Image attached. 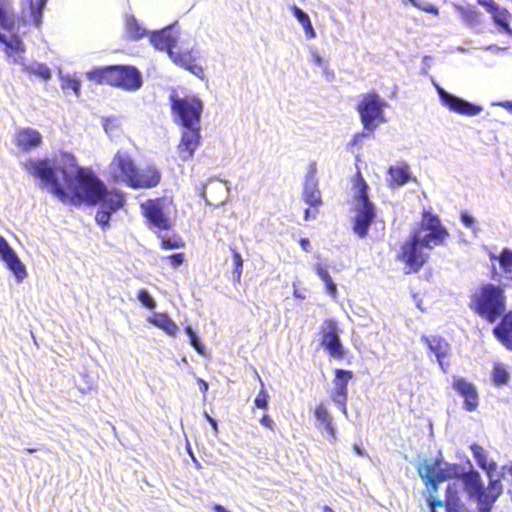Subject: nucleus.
<instances>
[{
	"label": "nucleus",
	"mask_w": 512,
	"mask_h": 512,
	"mask_svg": "<svg viewBox=\"0 0 512 512\" xmlns=\"http://www.w3.org/2000/svg\"><path fill=\"white\" fill-rule=\"evenodd\" d=\"M126 31L132 39H140L148 33L146 28L142 27L134 16L126 18Z\"/></svg>",
	"instance_id": "nucleus-35"
},
{
	"label": "nucleus",
	"mask_w": 512,
	"mask_h": 512,
	"mask_svg": "<svg viewBox=\"0 0 512 512\" xmlns=\"http://www.w3.org/2000/svg\"><path fill=\"white\" fill-rule=\"evenodd\" d=\"M304 218L305 220H310V219H315L316 218V214L315 213H312L311 210L309 208L305 209V212H304Z\"/></svg>",
	"instance_id": "nucleus-62"
},
{
	"label": "nucleus",
	"mask_w": 512,
	"mask_h": 512,
	"mask_svg": "<svg viewBox=\"0 0 512 512\" xmlns=\"http://www.w3.org/2000/svg\"><path fill=\"white\" fill-rule=\"evenodd\" d=\"M353 190V231L360 238H364L376 216L375 206L368 198V185L360 175Z\"/></svg>",
	"instance_id": "nucleus-5"
},
{
	"label": "nucleus",
	"mask_w": 512,
	"mask_h": 512,
	"mask_svg": "<svg viewBox=\"0 0 512 512\" xmlns=\"http://www.w3.org/2000/svg\"><path fill=\"white\" fill-rule=\"evenodd\" d=\"M434 86L437 90L441 104L449 111L470 117L477 116L483 111L482 106L471 103L461 97L447 92L439 84L434 83Z\"/></svg>",
	"instance_id": "nucleus-11"
},
{
	"label": "nucleus",
	"mask_w": 512,
	"mask_h": 512,
	"mask_svg": "<svg viewBox=\"0 0 512 512\" xmlns=\"http://www.w3.org/2000/svg\"><path fill=\"white\" fill-rule=\"evenodd\" d=\"M268 403V394L262 389L255 399V405L258 408H266Z\"/></svg>",
	"instance_id": "nucleus-45"
},
{
	"label": "nucleus",
	"mask_w": 512,
	"mask_h": 512,
	"mask_svg": "<svg viewBox=\"0 0 512 512\" xmlns=\"http://www.w3.org/2000/svg\"><path fill=\"white\" fill-rule=\"evenodd\" d=\"M0 257L14 274L18 282L27 276L26 268L8 242L0 236Z\"/></svg>",
	"instance_id": "nucleus-18"
},
{
	"label": "nucleus",
	"mask_w": 512,
	"mask_h": 512,
	"mask_svg": "<svg viewBox=\"0 0 512 512\" xmlns=\"http://www.w3.org/2000/svg\"><path fill=\"white\" fill-rule=\"evenodd\" d=\"M165 199L147 200L141 204V209L147 220L159 230L170 228V220L164 214Z\"/></svg>",
	"instance_id": "nucleus-14"
},
{
	"label": "nucleus",
	"mask_w": 512,
	"mask_h": 512,
	"mask_svg": "<svg viewBox=\"0 0 512 512\" xmlns=\"http://www.w3.org/2000/svg\"><path fill=\"white\" fill-rule=\"evenodd\" d=\"M420 477L425 481L431 491H436L437 482L460 477L463 474V467L458 464H450L444 461L434 463L425 462L418 468Z\"/></svg>",
	"instance_id": "nucleus-10"
},
{
	"label": "nucleus",
	"mask_w": 512,
	"mask_h": 512,
	"mask_svg": "<svg viewBox=\"0 0 512 512\" xmlns=\"http://www.w3.org/2000/svg\"><path fill=\"white\" fill-rule=\"evenodd\" d=\"M388 107V103L382 99L377 93H367L362 96L358 105L361 122L364 128L372 132L377 126L386 121L384 109Z\"/></svg>",
	"instance_id": "nucleus-9"
},
{
	"label": "nucleus",
	"mask_w": 512,
	"mask_h": 512,
	"mask_svg": "<svg viewBox=\"0 0 512 512\" xmlns=\"http://www.w3.org/2000/svg\"><path fill=\"white\" fill-rule=\"evenodd\" d=\"M200 195L207 205H223L229 195L227 182L209 180L207 185H203Z\"/></svg>",
	"instance_id": "nucleus-17"
},
{
	"label": "nucleus",
	"mask_w": 512,
	"mask_h": 512,
	"mask_svg": "<svg viewBox=\"0 0 512 512\" xmlns=\"http://www.w3.org/2000/svg\"><path fill=\"white\" fill-rule=\"evenodd\" d=\"M493 331L499 341L512 350V313L505 315Z\"/></svg>",
	"instance_id": "nucleus-29"
},
{
	"label": "nucleus",
	"mask_w": 512,
	"mask_h": 512,
	"mask_svg": "<svg viewBox=\"0 0 512 512\" xmlns=\"http://www.w3.org/2000/svg\"><path fill=\"white\" fill-rule=\"evenodd\" d=\"M436 506H442V502L439 501L436 503L435 501H430V507H431L432 512H435Z\"/></svg>",
	"instance_id": "nucleus-64"
},
{
	"label": "nucleus",
	"mask_w": 512,
	"mask_h": 512,
	"mask_svg": "<svg viewBox=\"0 0 512 512\" xmlns=\"http://www.w3.org/2000/svg\"><path fill=\"white\" fill-rule=\"evenodd\" d=\"M353 449L355 451V453L359 456H365L366 455V451L365 449H363L362 447H360L359 445L357 444H354L353 445Z\"/></svg>",
	"instance_id": "nucleus-60"
},
{
	"label": "nucleus",
	"mask_w": 512,
	"mask_h": 512,
	"mask_svg": "<svg viewBox=\"0 0 512 512\" xmlns=\"http://www.w3.org/2000/svg\"><path fill=\"white\" fill-rule=\"evenodd\" d=\"M502 492V485L500 481L493 480L488 485V496L481 498L478 501L479 512H490L493 503Z\"/></svg>",
	"instance_id": "nucleus-31"
},
{
	"label": "nucleus",
	"mask_w": 512,
	"mask_h": 512,
	"mask_svg": "<svg viewBox=\"0 0 512 512\" xmlns=\"http://www.w3.org/2000/svg\"><path fill=\"white\" fill-rule=\"evenodd\" d=\"M167 259L170 261V264L173 267L176 268V267L180 266L183 263V261H184V254L183 253H176V254L168 256Z\"/></svg>",
	"instance_id": "nucleus-47"
},
{
	"label": "nucleus",
	"mask_w": 512,
	"mask_h": 512,
	"mask_svg": "<svg viewBox=\"0 0 512 512\" xmlns=\"http://www.w3.org/2000/svg\"><path fill=\"white\" fill-rule=\"evenodd\" d=\"M314 270L316 272V274L318 275V277L325 283L327 281H329L331 278L328 270L326 267H324L321 263H317L315 264L314 266Z\"/></svg>",
	"instance_id": "nucleus-43"
},
{
	"label": "nucleus",
	"mask_w": 512,
	"mask_h": 512,
	"mask_svg": "<svg viewBox=\"0 0 512 512\" xmlns=\"http://www.w3.org/2000/svg\"><path fill=\"white\" fill-rule=\"evenodd\" d=\"M303 200L311 207L319 206L322 203L321 193L318 189L316 169L314 166L310 167V170L305 177Z\"/></svg>",
	"instance_id": "nucleus-23"
},
{
	"label": "nucleus",
	"mask_w": 512,
	"mask_h": 512,
	"mask_svg": "<svg viewBox=\"0 0 512 512\" xmlns=\"http://www.w3.org/2000/svg\"><path fill=\"white\" fill-rule=\"evenodd\" d=\"M388 175V182L390 186H403L410 179L409 166L405 163L396 166H391L388 169Z\"/></svg>",
	"instance_id": "nucleus-30"
},
{
	"label": "nucleus",
	"mask_w": 512,
	"mask_h": 512,
	"mask_svg": "<svg viewBox=\"0 0 512 512\" xmlns=\"http://www.w3.org/2000/svg\"><path fill=\"white\" fill-rule=\"evenodd\" d=\"M492 377L495 384L502 385L509 380V373L504 365L496 363L493 367Z\"/></svg>",
	"instance_id": "nucleus-37"
},
{
	"label": "nucleus",
	"mask_w": 512,
	"mask_h": 512,
	"mask_svg": "<svg viewBox=\"0 0 512 512\" xmlns=\"http://www.w3.org/2000/svg\"><path fill=\"white\" fill-rule=\"evenodd\" d=\"M299 243H300V246L302 247V249L305 252H310L311 251V244H310V241H309L308 238H301Z\"/></svg>",
	"instance_id": "nucleus-56"
},
{
	"label": "nucleus",
	"mask_w": 512,
	"mask_h": 512,
	"mask_svg": "<svg viewBox=\"0 0 512 512\" xmlns=\"http://www.w3.org/2000/svg\"><path fill=\"white\" fill-rule=\"evenodd\" d=\"M470 449L478 466L486 471L489 483H492L493 480L500 481L499 476L496 474L497 464L493 460L488 459L487 451L477 444L471 445Z\"/></svg>",
	"instance_id": "nucleus-25"
},
{
	"label": "nucleus",
	"mask_w": 512,
	"mask_h": 512,
	"mask_svg": "<svg viewBox=\"0 0 512 512\" xmlns=\"http://www.w3.org/2000/svg\"><path fill=\"white\" fill-rule=\"evenodd\" d=\"M148 321L170 336H175L178 332V326L167 314L156 313L150 316Z\"/></svg>",
	"instance_id": "nucleus-32"
},
{
	"label": "nucleus",
	"mask_w": 512,
	"mask_h": 512,
	"mask_svg": "<svg viewBox=\"0 0 512 512\" xmlns=\"http://www.w3.org/2000/svg\"><path fill=\"white\" fill-rule=\"evenodd\" d=\"M411 234L429 250L444 245L449 236L440 218L430 212L423 213L420 227Z\"/></svg>",
	"instance_id": "nucleus-8"
},
{
	"label": "nucleus",
	"mask_w": 512,
	"mask_h": 512,
	"mask_svg": "<svg viewBox=\"0 0 512 512\" xmlns=\"http://www.w3.org/2000/svg\"><path fill=\"white\" fill-rule=\"evenodd\" d=\"M171 109L174 121L182 127L200 126L203 102L196 95L179 96L176 93L170 95Z\"/></svg>",
	"instance_id": "nucleus-7"
},
{
	"label": "nucleus",
	"mask_w": 512,
	"mask_h": 512,
	"mask_svg": "<svg viewBox=\"0 0 512 512\" xmlns=\"http://www.w3.org/2000/svg\"><path fill=\"white\" fill-rule=\"evenodd\" d=\"M91 81L107 83L127 91H136L142 85L141 73L131 66H106L95 68L86 73Z\"/></svg>",
	"instance_id": "nucleus-4"
},
{
	"label": "nucleus",
	"mask_w": 512,
	"mask_h": 512,
	"mask_svg": "<svg viewBox=\"0 0 512 512\" xmlns=\"http://www.w3.org/2000/svg\"><path fill=\"white\" fill-rule=\"evenodd\" d=\"M477 2L479 5L485 7L490 13L499 6L494 0H477Z\"/></svg>",
	"instance_id": "nucleus-51"
},
{
	"label": "nucleus",
	"mask_w": 512,
	"mask_h": 512,
	"mask_svg": "<svg viewBox=\"0 0 512 512\" xmlns=\"http://www.w3.org/2000/svg\"><path fill=\"white\" fill-rule=\"evenodd\" d=\"M181 141L178 144L177 150L181 160L187 161L194 156L195 151L200 145V126L195 127H182Z\"/></svg>",
	"instance_id": "nucleus-15"
},
{
	"label": "nucleus",
	"mask_w": 512,
	"mask_h": 512,
	"mask_svg": "<svg viewBox=\"0 0 512 512\" xmlns=\"http://www.w3.org/2000/svg\"><path fill=\"white\" fill-rule=\"evenodd\" d=\"M425 247L411 234L410 239L401 247L402 261L413 271H418L428 259Z\"/></svg>",
	"instance_id": "nucleus-13"
},
{
	"label": "nucleus",
	"mask_w": 512,
	"mask_h": 512,
	"mask_svg": "<svg viewBox=\"0 0 512 512\" xmlns=\"http://www.w3.org/2000/svg\"><path fill=\"white\" fill-rule=\"evenodd\" d=\"M198 382H199V384H200V391H201L202 393H206V392H207V390H208V387H209V386H208V383H207L205 380L200 379V378L198 379Z\"/></svg>",
	"instance_id": "nucleus-61"
},
{
	"label": "nucleus",
	"mask_w": 512,
	"mask_h": 512,
	"mask_svg": "<svg viewBox=\"0 0 512 512\" xmlns=\"http://www.w3.org/2000/svg\"><path fill=\"white\" fill-rule=\"evenodd\" d=\"M138 300L147 309H154L156 307V301L146 289H140L137 294Z\"/></svg>",
	"instance_id": "nucleus-39"
},
{
	"label": "nucleus",
	"mask_w": 512,
	"mask_h": 512,
	"mask_svg": "<svg viewBox=\"0 0 512 512\" xmlns=\"http://www.w3.org/2000/svg\"><path fill=\"white\" fill-rule=\"evenodd\" d=\"M492 18L493 21L499 25L506 33L512 34V29L509 26V17L510 14L508 10L505 8H502L500 6L497 7L494 11H492Z\"/></svg>",
	"instance_id": "nucleus-36"
},
{
	"label": "nucleus",
	"mask_w": 512,
	"mask_h": 512,
	"mask_svg": "<svg viewBox=\"0 0 512 512\" xmlns=\"http://www.w3.org/2000/svg\"><path fill=\"white\" fill-rule=\"evenodd\" d=\"M16 140L18 146L27 151L38 147L42 142V136L35 129L25 128L17 132Z\"/></svg>",
	"instance_id": "nucleus-28"
},
{
	"label": "nucleus",
	"mask_w": 512,
	"mask_h": 512,
	"mask_svg": "<svg viewBox=\"0 0 512 512\" xmlns=\"http://www.w3.org/2000/svg\"><path fill=\"white\" fill-rule=\"evenodd\" d=\"M492 267V279L496 280L497 276H504L507 279L512 278V250L504 248L499 255L493 252L489 253Z\"/></svg>",
	"instance_id": "nucleus-20"
},
{
	"label": "nucleus",
	"mask_w": 512,
	"mask_h": 512,
	"mask_svg": "<svg viewBox=\"0 0 512 512\" xmlns=\"http://www.w3.org/2000/svg\"><path fill=\"white\" fill-rule=\"evenodd\" d=\"M421 341L425 343L428 346L430 352L436 356L439 366L445 372L446 368L444 364V359L449 355L450 351V346L448 342L441 337H429L425 335L421 337Z\"/></svg>",
	"instance_id": "nucleus-24"
},
{
	"label": "nucleus",
	"mask_w": 512,
	"mask_h": 512,
	"mask_svg": "<svg viewBox=\"0 0 512 512\" xmlns=\"http://www.w3.org/2000/svg\"><path fill=\"white\" fill-rule=\"evenodd\" d=\"M445 507H446L447 512H456L455 500H453L452 498L449 497L446 501Z\"/></svg>",
	"instance_id": "nucleus-57"
},
{
	"label": "nucleus",
	"mask_w": 512,
	"mask_h": 512,
	"mask_svg": "<svg viewBox=\"0 0 512 512\" xmlns=\"http://www.w3.org/2000/svg\"><path fill=\"white\" fill-rule=\"evenodd\" d=\"M314 270L316 272V274L318 275V277L325 283L327 281H329L331 278L328 270L326 267H324L321 263H317L315 264L314 266Z\"/></svg>",
	"instance_id": "nucleus-44"
},
{
	"label": "nucleus",
	"mask_w": 512,
	"mask_h": 512,
	"mask_svg": "<svg viewBox=\"0 0 512 512\" xmlns=\"http://www.w3.org/2000/svg\"><path fill=\"white\" fill-rule=\"evenodd\" d=\"M303 27V30H304V33H305V36L307 39H313L316 37V33L314 31V28L312 26V23H311V20L309 21H306V23H304L302 25Z\"/></svg>",
	"instance_id": "nucleus-49"
},
{
	"label": "nucleus",
	"mask_w": 512,
	"mask_h": 512,
	"mask_svg": "<svg viewBox=\"0 0 512 512\" xmlns=\"http://www.w3.org/2000/svg\"><path fill=\"white\" fill-rule=\"evenodd\" d=\"M461 221L467 228H473L475 224L474 217L466 212L461 213Z\"/></svg>",
	"instance_id": "nucleus-52"
},
{
	"label": "nucleus",
	"mask_w": 512,
	"mask_h": 512,
	"mask_svg": "<svg viewBox=\"0 0 512 512\" xmlns=\"http://www.w3.org/2000/svg\"><path fill=\"white\" fill-rule=\"evenodd\" d=\"M416 8L424 11V12H427V13H430V14H433V15H438L439 14V9L430 4V3H426V2H419L418 5L416 6Z\"/></svg>",
	"instance_id": "nucleus-46"
},
{
	"label": "nucleus",
	"mask_w": 512,
	"mask_h": 512,
	"mask_svg": "<svg viewBox=\"0 0 512 512\" xmlns=\"http://www.w3.org/2000/svg\"><path fill=\"white\" fill-rule=\"evenodd\" d=\"M181 246L180 241L176 239L163 238L162 239V247L164 249H175Z\"/></svg>",
	"instance_id": "nucleus-48"
},
{
	"label": "nucleus",
	"mask_w": 512,
	"mask_h": 512,
	"mask_svg": "<svg viewBox=\"0 0 512 512\" xmlns=\"http://www.w3.org/2000/svg\"><path fill=\"white\" fill-rule=\"evenodd\" d=\"M59 78L62 90H71L76 97L80 96L81 81L75 75L64 74L60 71Z\"/></svg>",
	"instance_id": "nucleus-34"
},
{
	"label": "nucleus",
	"mask_w": 512,
	"mask_h": 512,
	"mask_svg": "<svg viewBox=\"0 0 512 512\" xmlns=\"http://www.w3.org/2000/svg\"><path fill=\"white\" fill-rule=\"evenodd\" d=\"M453 388L464 399V408L467 411H474L479 404L478 393L474 384L464 378L454 377Z\"/></svg>",
	"instance_id": "nucleus-21"
},
{
	"label": "nucleus",
	"mask_w": 512,
	"mask_h": 512,
	"mask_svg": "<svg viewBox=\"0 0 512 512\" xmlns=\"http://www.w3.org/2000/svg\"><path fill=\"white\" fill-rule=\"evenodd\" d=\"M213 509L215 512H230L224 506H222L220 504H215Z\"/></svg>",
	"instance_id": "nucleus-63"
},
{
	"label": "nucleus",
	"mask_w": 512,
	"mask_h": 512,
	"mask_svg": "<svg viewBox=\"0 0 512 512\" xmlns=\"http://www.w3.org/2000/svg\"><path fill=\"white\" fill-rule=\"evenodd\" d=\"M25 170L40 179L46 188L61 202L72 198L89 204H100L96 221L105 227L109 224L112 213L124 205V195L117 190L108 191L105 184L87 168L78 167L72 157L58 160H28Z\"/></svg>",
	"instance_id": "nucleus-1"
},
{
	"label": "nucleus",
	"mask_w": 512,
	"mask_h": 512,
	"mask_svg": "<svg viewBox=\"0 0 512 512\" xmlns=\"http://www.w3.org/2000/svg\"><path fill=\"white\" fill-rule=\"evenodd\" d=\"M290 10L293 13L294 17L298 20L300 25L302 26L306 21L310 20L309 15L304 12L301 8L296 5H291Z\"/></svg>",
	"instance_id": "nucleus-42"
},
{
	"label": "nucleus",
	"mask_w": 512,
	"mask_h": 512,
	"mask_svg": "<svg viewBox=\"0 0 512 512\" xmlns=\"http://www.w3.org/2000/svg\"><path fill=\"white\" fill-rule=\"evenodd\" d=\"M150 42L153 46L161 51H167L169 54L170 50H174L177 43V36L174 35L170 27L164 28L157 32H152L150 35Z\"/></svg>",
	"instance_id": "nucleus-26"
},
{
	"label": "nucleus",
	"mask_w": 512,
	"mask_h": 512,
	"mask_svg": "<svg viewBox=\"0 0 512 512\" xmlns=\"http://www.w3.org/2000/svg\"><path fill=\"white\" fill-rule=\"evenodd\" d=\"M324 429L325 431L329 434V436L335 440L336 439V430L335 428L333 427V424H332V421L329 422V425L328 424H325L324 426Z\"/></svg>",
	"instance_id": "nucleus-55"
},
{
	"label": "nucleus",
	"mask_w": 512,
	"mask_h": 512,
	"mask_svg": "<svg viewBox=\"0 0 512 512\" xmlns=\"http://www.w3.org/2000/svg\"><path fill=\"white\" fill-rule=\"evenodd\" d=\"M321 344L333 358L342 359L344 357V349L339 336V328L337 322L332 319H326L321 325Z\"/></svg>",
	"instance_id": "nucleus-12"
},
{
	"label": "nucleus",
	"mask_w": 512,
	"mask_h": 512,
	"mask_svg": "<svg viewBox=\"0 0 512 512\" xmlns=\"http://www.w3.org/2000/svg\"><path fill=\"white\" fill-rule=\"evenodd\" d=\"M312 56V62L313 64L319 66L320 68L324 67L326 65V62L323 60V58L315 51L311 53Z\"/></svg>",
	"instance_id": "nucleus-53"
},
{
	"label": "nucleus",
	"mask_w": 512,
	"mask_h": 512,
	"mask_svg": "<svg viewBox=\"0 0 512 512\" xmlns=\"http://www.w3.org/2000/svg\"><path fill=\"white\" fill-rule=\"evenodd\" d=\"M109 173L116 182H123L134 189L153 188L161 179L155 167L138 169L127 152L119 151L109 165Z\"/></svg>",
	"instance_id": "nucleus-3"
},
{
	"label": "nucleus",
	"mask_w": 512,
	"mask_h": 512,
	"mask_svg": "<svg viewBox=\"0 0 512 512\" xmlns=\"http://www.w3.org/2000/svg\"><path fill=\"white\" fill-rule=\"evenodd\" d=\"M47 3V0H22V19L30 17L35 27L39 28L42 25V11Z\"/></svg>",
	"instance_id": "nucleus-27"
},
{
	"label": "nucleus",
	"mask_w": 512,
	"mask_h": 512,
	"mask_svg": "<svg viewBox=\"0 0 512 512\" xmlns=\"http://www.w3.org/2000/svg\"><path fill=\"white\" fill-rule=\"evenodd\" d=\"M454 8L467 26L475 27L480 24L481 13L475 7L454 4Z\"/></svg>",
	"instance_id": "nucleus-33"
},
{
	"label": "nucleus",
	"mask_w": 512,
	"mask_h": 512,
	"mask_svg": "<svg viewBox=\"0 0 512 512\" xmlns=\"http://www.w3.org/2000/svg\"><path fill=\"white\" fill-rule=\"evenodd\" d=\"M0 43L5 46L4 51L13 63L20 64L23 71L36 75L43 80L52 76L50 68L43 63L33 62L25 64V46L15 29V14L12 0H0Z\"/></svg>",
	"instance_id": "nucleus-2"
},
{
	"label": "nucleus",
	"mask_w": 512,
	"mask_h": 512,
	"mask_svg": "<svg viewBox=\"0 0 512 512\" xmlns=\"http://www.w3.org/2000/svg\"><path fill=\"white\" fill-rule=\"evenodd\" d=\"M322 69L326 79L328 81H331L334 78V72L328 68L327 64L324 67H322Z\"/></svg>",
	"instance_id": "nucleus-58"
},
{
	"label": "nucleus",
	"mask_w": 512,
	"mask_h": 512,
	"mask_svg": "<svg viewBox=\"0 0 512 512\" xmlns=\"http://www.w3.org/2000/svg\"><path fill=\"white\" fill-rule=\"evenodd\" d=\"M324 284H325L327 293L331 296V298L336 299L337 285L334 283V281L332 279H330L329 281L325 282Z\"/></svg>",
	"instance_id": "nucleus-50"
},
{
	"label": "nucleus",
	"mask_w": 512,
	"mask_h": 512,
	"mask_svg": "<svg viewBox=\"0 0 512 512\" xmlns=\"http://www.w3.org/2000/svg\"><path fill=\"white\" fill-rule=\"evenodd\" d=\"M169 58L175 65L189 71L197 78H199L201 80L205 79L204 69H203L202 65L196 63L197 57L193 50H185V51L170 50Z\"/></svg>",
	"instance_id": "nucleus-16"
},
{
	"label": "nucleus",
	"mask_w": 512,
	"mask_h": 512,
	"mask_svg": "<svg viewBox=\"0 0 512 512\" xmlns=\"http://www.w3.org/2000/svg\"><path fill=\"white\" fill-rule=\"evenodd\" d=\"M475 312L488 322H495L505 311L503 290L493 284H484L473 296Z\"/></svg>",
	"instance_id": "nucleus-6"
},
{
	"label": "nucleus",
	"mask_w": 512,
	"mask_h": 512,
	"mask_svg": "<svg viewBox=\"0 0 512 512\" xmlns=\"http://www.w3.org/2000/svg\"><path fill=\"white\" fill-rule=\"evenodd\" d=\"M314 414H315L316 420L322 426H324L325 424L329 425V422L333 420L331 414L329 413V411L323 404H320L319 406H317Z\"/></svg>",
	"instance_id": "nucleus-40"
},
{
	"label": "nucleus",
	"mask_w": 512,
	"mask_h": 512,
	"mask_svg": "<svg viewBox=\"0 0 512 512\" xmlns=\"http://www.w3.org/2000/svg\"><path fill=\"white\" fill-rule=\"evenodd\" d=\"M185 332L189 336L190 345L201 355H205V346L200 341L196 332L192 329L191 326L185 327Z\"/></svg>",
	"instance_id": "nucleus-38"
},
{
	"label": "nucleus",
	"mask_w": 512,
	"mask_h": 512,
	"mask_svg": "<svg viewBox=\"0 0 512 512\" xmlns=\"http://www.w3.org/2000/svg\"><path fill=\"white\" fill-rule=\"evenodd\" d=\"M353 374L351 371L337 369L335 372L334 379V393H333V401L342 411V413L347 417L348 412L346 408L347 401V385L348 382L352 379Z\"/></svg>",
	"instance_id": "nucleus-19"
},
{
	"label": "nucleus",
	"mask_w": 512,
	"mask_h": 512,
	"mask_svg": "<svg viewBox=\"0 0 512 512\" xmlns=\"http://www.w3.org/2000/svg\"><path fill=\"white\" fill-rule=\"evenodd\" d=\"M493 105L503 107V108H505L506 110H508L509 112L512 113V101H504V102L493 103Z\"/></svg>",
	"instance_id": "nucleus-59"
},
{
	"label": "nucleus",
	"mask_w": 512,
	"mask_h": 512,
	"mask_svg": "<svg viewBox=\"0 0 512 512\" xmlns=\"http://www.w3.org/2000/svg\"><path fill=\"white\" fill-rule=\"evenodd\" d=\"M261 424L269 429H273V426H274V422L273 420L271 419L270 416L268 415H264L261 420H260Z\"/></svg>",
	"instance_id": "nucleus-54"
},
{
	"label": "nucleus",
	"mask_w": 512,
	"mask_h": 512,
	"mask_svg": "<svg viewBox=\"0 0 512 512\" xmlns=\"http://www.w3.org/2000/svg\"><path fill=\"white\" fill-rule=\"evenodd\" d=\"M233 251V261H234V271H233V277L236 281H240L242 270H243V259L239 252Z\"/></svg>",
	"instance_id": "nucleus-41"
},
{
	"label": "nucleus",
	"mask_w": 512,
	"mask_h": 512,
	"mask_svg": "<svg viewBox=\"0 0 512 512\" xmlns=\"http://www.w3.org/2000/svg\"><path fill=\"white\" fill-rule=\"evenodd\" d=\"M460 477H462L465 491L470 497L480 500L488 496V487L484 488L483 481L478 471L471 469L465 472L463 470V474H461Z\"/></svg>",
	"instance_id": "nucleus-22"
}]
</instances>
